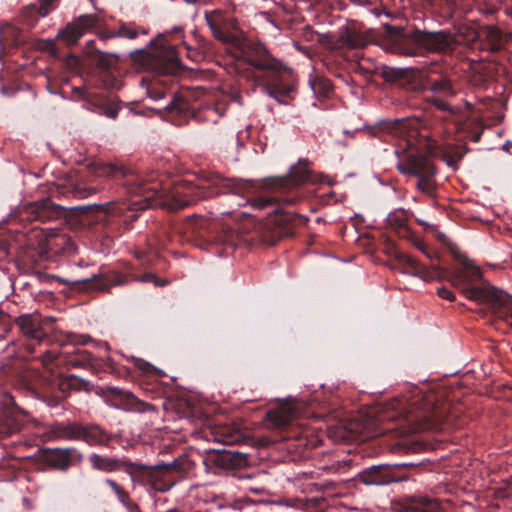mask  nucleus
Returning a JSON list of instances; mask_svg holds the SVG:
<instances>
[{"label": "nucleus", "mask_w": 512, "mask_h": 512, "mask_svg": "<svg viewBox=\"0 0 512 512\" xmlns=\"http://www.w3.org/2000/svg\"><path fill=\"white\" fill-rule=\"evenodd\" d=\"M206 20H207V23H208L211 31H212L213 36L216 39L225 42L226 36L222 33V31L217 26H215L208 17H206Z\"/></svg>", "instance_id": "obj_49"}, {"label": "nucleus", "mask_w": 512, "mask_h": 512, "mask_svg": "<svg viewBox=\"0 0 512 512\" xmlns=\"http://www.w3.org/2000/svg\"><path fill=\"white\" fill-rule=\"evenodd\" d=\"M0 92L3 95H5V96H10L11 95L10 90L7 87H5V86L1 87Z\"/></svg>", "instance_id": "obj_61"}, {"label": "nucleus", "mask_w": 512, "mask_h": 512, "mask_svg": "<svg viewBox=\"0 0 512 512\" xmlns=\"http://www.w3.org/2000/svg\"><path fill=\"white\" fill-rule=\"evenodd\" d=\"M73 23L79 28V30L85 34L94 27L97 26L98 17L94 14H85L79 16L73 21Z\"/></svg>", "instance_id": "obj_29"}, {"label": "nucleus", "mask_w": 512, "mask_h": 512, "mask_svg": "<svg viewBox=\"0 0 512 512\" xmlns=\"http://www.w3.org/2000/svg\"><path fill=\"white\" fill-rule=\"evenodd\" d=\"M165 108L170 113H182L188 110L189 104L181 95H174L170 103H168Z\"/></svg>", "instance_id": "obj_33"}, {"label": "nucleus", "mask_w": 512, "mask_h": 512, "mask_svg": "<svg viewBox=\"0 0 512 512\" xmlns=\"http://www.w3.org/2000/svg\"><path fill=\"white\" fill-rule=\"evenodd\" d=\"M128 512H138L139 506L131 499L130 494L124 501L120 502Z\"/></svg>", "instance_id": "obj_52"}, {"label": "nucleus", "mask_w": 512, "mask_h": 512, "mask_svg": "<svg viewBox=\"0 0 512 512\" xmlns=\"http://www.w3.org/2000/svg\"><path fill=\"white\" fill-rule=\"evenodd\" d=\"M427 92H430V96L427 98H450L453 97L456 92L452 87L451 81L447 78H441L433 81L427 88Z\"/></svg>", "instance_id": "obj_23"}, {"label": "nucleus", "mask_w": 512, "mask_h": 512, "mask_svg": "<svg viewBox=\"0 0 512 512\" xmlns=\"http://www.w3.org/2000/svg\"><path fill=\"white\" fill-rule=\"evenodd\" d=\"M56 40H57L56 37L43 40V43L45 44V49L53 56L58 55V50L56 47Z\"/></svg>", "instance_id": "obj_48"}, {"label": "nucleus", "mask_w": 512, "mask_h": 512, "mask_svg": "<svg viewBox=\"0 0 512 512\" xmlns=\"http://www.w3.org/2000/svg\"><path fill=\"white\" fill-rule=\"evenodd\" d=\"M62 399H63V397L58 396V395H52V396L43 395L42 396V400L44 402H46L47 405L50 407H56L62 401Z\"/></svg>", "instance_id": "obj_51"}, {"label": "nucleus", "mask_w": 512, "mask_h": 512, "mask_svg": "<svg viewBox=\"0 0 512 512\" xmlns=\"http://www.w3.org/2000/svg\"><path fill=\"white\" fill-rule=\"evenodd\" d=\"M175 465H176V461L174 460L173 462H170V463L158 464V465H156L155 467H156V468H166V469H170V468L174 467Z\"/></svg>", "instance_id": "obj_57"}, {"label": "nucleus", "mask_w": 512, "mask_h": 512, "mask_svg": "<svg viewBox=\"0 0 512 512\" xmlns=\"http://www.w3.org/2000/svg\"><path fill=\"white\" fill-rule=\"evenodd\" d=\"M99 65L102 66V67H106L107 68V67H109V62L106 61L105 59H101L99 61Z\"/></svg>", "instance_id": "obj_63"}, {"label": "nucleus", "mask_w": 512, "mask_h": 512, "mask_svg": "<svg viewBox=\"0 0 512 512\" xmlns=\"http://www.w3.org/2000/svg\"><path fill=\"white\" fill-rule=\"evenodd\" d=\"M118 37L117 30H105L99 33V38L102 40L112 39Z\"/></svg>", "instance_id": "obj_56"}, {"label": "nucleus", "mask_w": 512, "mask_h": 512, "mask_svg": "<svg viewBox=\"0 0 512 512\" xmlns=\"http://www.w3.org/2000/svg\"><path fill=\"white\" fill-rule=\"evenodd\" d=\"M93 356L90 352L77 349L75 355L70 358L69 364L73 367H86L92 363Z\"/></svg>", "instance_id": "obj_31"}, {"label": "nucleus", "mask_w": 512, "mask_h": 512, "mask_svg": "<svg viewBox=\"0 0 512 512\" xmlns=\"http://www.w3.org/2000/svg\"><path fill=\"white\" fill-rule=\"evenodd\" d=\"M37 236L41 237L39 241L41 253L63 256H73L77 253L75 242L66 233L44 235L41 231L37 232Z\"/></svg>", "instance_id": "obj_9"}, {"label": "nucleus", "mask_w": 512, "mask_h": 512, "mask_svg": "<svg viewBox=\"0 0 512 512\" xmlns=\"http://www.w3.org/2000/svg\"><path fill=\"white\" fill-rule=\"evenodd\" d=\"M111 202H106L103 204H96L95 207H97L99 210L103 212H108V207L110 206Z\"/></svg>", "instance_id": "obj_58"}, {"label": "nucleus", "mask_w": 512, "mask_h": 512, "mask_svg": "<svg viewBox=\"0 0 512 512\" xmlns=\"http://www.w3.org/2000/svg\"><path fill=\"white\" fill-rule=\"evenodd\" d=\"M58 193L66 197H83L82 192L77 190L76 188H58Z\"/></svg>", "instance_id": "obj_50"}, {"label": "nucleus", "mask_w": 512, "mask_h": 512, "mask_svg": "<svg viewBox=\"0 0 512 512\" xmlns=\"http://www.w3.org/2000/svg\"><path fill=\"white\" fill-rule=\"evenodd\" d=\"M105 101L106 100L103 97L97 94L88 93L85 99L83 100V108L98 113V111L101 109Z\"/></svg>", "instance_id": "obj_34"}, {"label": "nucleus", "mask_w": 512, "mask_h": 512, "mask_svg": "<svg viewBox=\"0 0 512 512\" xmlns=\"http://www.w3.org/2000/svg\"><path fill=\"white\" fill-rule=\"evenodd\" d=\"M411 39L417 46L431 53L446 52L456 44L455 37L445 30L434 32L415 30L411 33Z\"/></svg>", "instance_id": "obj_6"}, {"label": "nucleus", "mask_w": 512, "mask_h": 512, "mask_svg": "<svg viewBox=\"0 0 512 512\" xmlns=\"http://www.w3.org/2000/svg\"><path fill=\"white\" fill-rule=\"evenodd\" d=\"M339 42L342 46L345 45L350 48H362L367 45V39L364 35L350 29L341 34Z\"/></svg>", "instance_id": "obj_27"}, {"label": "nucleus", "mask_w": 512, "mask_h": 512, "mask_svg": "<svg viewBox=\"0 0 512 512\" xmlns=\"http://www.w3.org/2000/svg\"><path fill=\"white\" fill-rule=\"evenodd\" d=\"M121 467L134 468L139 471L147 470L150 468L149 466H147L145 464L136 463V462H132L130 460H125V459H120L119 469Z\"/></svg>", "instance_id": "obj_45"}, {"label": "nucleus", "mask_w": 512, "mask_h": 512, "mask_svg": "<svg viewBox=\"0 0 512 512\" xmlns=\"http://www.w3.org/2000/svg\"><path fill=\"white\" fill-rule=\"evenodd\" d=\"M456 259L460 262L461 268L457 269L450 277V282L454 286L467 285L462 289L471 288L470 284L479 281L482 278V272L480 268L474 263L473 260L461 253L454 254ZM465 295V293H463Z\"/></svg>", "instance_id": "obj_12"}, {"label": "nucleus", "mask_w": 512, "mask_h": 512, "mask_svg": "<svg viewBox=\"0 0 512 512\" xmlns=\"http://www.w3.org/2000/svg\"><path fill=\"white\" fill-rule=\"evenodd\" d=\"M50 433L56 440L79 441L80 423H58L51 427Z\"/></svg>", "instance_id": "obj_21"}, {"label": "nucleus", "mask_w": 512, "mask_h": 512, "mask_svg": "<svg viewBox=\"0 0 512 512\" xmlns=\"http://www.w3.org/2000/svg\"><path fill=\"white\" fill-rule=\"evenodd\" d=\"M147 192H152V195H147L144 200L146 201L145 208H156L165 205L163 200V193L158 191L156 186L147 189Z\"/></svg>", "instance_id": "obj_32"}, {"label": "nucleus", "mask_w": 512, "mask_h": 512, "mask_svg": "<svg viewBox=\"0 0 512 512\" xmlns=\"http://www.w3.org/2000/svg\"><path fill=\"white\" fill-rule=\"evenodd\" d=\"M89 462L94 470L112 473L119 470L120 459L98 453H91L89 455Z\"/></svg>", "instance_id": "obj_22"}, {"label": "nucleus", "mask_w": 512, "mask_h": 512, "mask_svg": "<svg viewBox=\"0 0 512 512\" xmlns=\"http://www.w3.org/2000/svg\"><path fill=\"white\" fill-rule=\"evenodd\" d=\"M396 512H436L437 502L425 495H407L393 503Z\"/></svg>", "instance_id": "obj_13"}, {"label": "nucleus", "mask_w": 512, "mask_h": 512, "mask_svg": "<svg viewBox=\"0 0 512 512\" xmlns=\"http://www.w3.org/2000/svg\"><path fill=\"white\" fill-rule=\"evenodd\" d=\"M479 39V49L492 53L498 52L503 47L502 33L495 26H485L476 33Z\"/></svg>", "instance_id": "obj_16"}, {"label": "nucleus", "mask_w": 512, "mask_h": 512, "mask_svg": "<svg viewBox=\"0 0 512 512\" xmlns=\"http://www.w3.org/2000/svg\"><path fill=\"white\" fill-rule=\"evenodd\" d=\"M156 277L153 275V274H146L143 278H142V281H149V280H154Z\"/></svg>", "instance_id": "obj_62"}, {"label": "nucleus", "mask_w": 512, "mask_h": 512, "mask_svg": "<svg viewBox=\"0 0 512 512\" xmlns=\"http://www.w3.org/2000/svg\"><path fill=\"white\" fill-rule=\"evenodd\" d=\"M22 334L30 339H40L43 335L40 315L37 313L22 314L15 319Z\"/></svg>", "instance_id": "obj_18"}, {"label": "nucleus", "mask_w": 512, "mask_h": 512, "mask_svg": "<svg viewBox=\"0 0 512 512\" xmlns=\"http://www.w3.org/2000/svg\"><path fill=\"white\" fill-rule=\"evenodd\" d=\"M275 202L276 199L272 197H259L254 200L253 206L259 209H264L268 206L273 205Z\"/></svg>", "instance_id": "obj_43"}, {"label": "nucleus", "mask_w": 512, "mask_h": 512, "mask_svg": "<svg viewBox=\"0 0 512 512\" xmlns=\"http://www.w3.org/2000/svg\"><path fill=\"white\" fill-rule=\"evenodd\" d=\"M118 113H119V108L114 105H110L106 101L104 102L101 109L98 111V114H103L106 117L111 118V119H115L118 116Z\"/></svg>", "instance_id": "obj_40"}, {"label": "nucleus", "mask_w": 512, "mask_h": 512, "mask_svg": "<svg viewBox=\"0 0 512 512\" xmlns=\"http://www.w3.org/2000/svg\"><path fill=\"white\" fill-rule=\"evenodd\" d=\"M104 483L114 492L119 502L124 501L129 495V492L113 479L106 478Z\"/></svg>", "instance_id": "obj_36"}, {"label": "nucleus", "mask_w": 512, "mask_h": 512, "mask_svg": "<svg viewBox=\"0 0 512 512\" xmlns=\"http://www.w3.org/2000/svg\"><path fill=\"white\" fill-rule=\"evenodd\" d=\"M217 181H218L217 183L223 189V191H222L223 193H231V194L237 193L238 184L236 183L235 180L219 177L217 179Z\"/></svg>", "instance_id": "obj_38"}, {"label": "nucleus", "mask_w": 512, "mask_h": 512, "mask_svg": "<svg viewBox=\"0 0 512 512\" xmlns=\"http://www.w3.org/2000/svg\"><path fill=\"white\" fill-rule=\"evenodd\" d=\"M412 463H400L394 465H375L364 469L359 476V479L365 485L383 486L394 482H401L407 480L406 476H397L394 473L395 468L411 467Z\"/></svg>", "instance_id": "obj_8"}, {"label": "nucleus", "mask_w": 512, "mask_h": 512, "mask_svg": "<svg viewBox=\"0 0 512 512\" xmlns=\"http://www.w3.org/2000/svg\"><path fill=\"white\" fill-rule=\"evenodd\" d=\"M216 441L223 444H232L239 440V434L237 431L232 430L228 427H218L215 430Z\"/></svg>", "instance_id": "obj_30"}, {"label": "nucleus", "mask_w": 512, "mask_h": 512, "mask_svg": "<svg viewBox=\"0 0 512 512\" xmlns=\"http://www.w3.org/2000/svg\"><path fill=\"white\" fill-rule=\"evenodd\" d=\"M196 200L194 199H184V200H180V199H177L175 198L173 200V203L171 204V208L172 209H182L186 206H189L191 205L192 203H194Z\"/></svg>", "instance_id": "obj_54"}, {"label": "nucleus", "mask_w": 512, "mask_h": 512, "mask_svg": "<svg viewBox=\"0 0 512 512\" xmlns=\"http://www.w3.org/2000/svg\"><path fill=\"white\" fill-rule=\"evenodd\" d=\"M399 260L402 264L407 265L413 271V275L419 276L424 281H433L440 277V269L437 265L425 266L422 265L418 260L408 254H399Z\"/></svg>", "instance_id": "obj_17"}, {"label": "nucleus", "mask_w": 512, "mask_h": 512, "mask_svg": "<svg viewBox=\"0 0 512 512\" xmlns=\"http://www.w3.org/2000/svg\"><path fill=\"white\" fill-rule=\"evenodd\" d=\"M309 166V160L300 158L297 164L291 166L286 176L272 178L268 181L267 185L273 189H290L298 187L308 181L311 173Z\"/></svg>", "instance_id": "obj_10"}, {"label": "nucleus", "mask_w": 512, "mask_h": 512, "mask_svg": "<svg viewBox=\"0 0 512 512\" xmlns=\"http://www.w3.org/2000/svg\"><path fill=\"white\" fill-rule=\"evenodd\" d=\"M209 459L216 467L231 469L243 461L244 455L230 449L213 450L211 451Z\"/></svg>", "instance_id": "obj_20"}, {"label": "nucleus", "mask_w": 512, "mask_h": 512, "mask_svg": "<svg viewBox=\"0 0 512 512\" xmlns=\"http://www.w3.org/2000/svg\"><path fill=\"white\" fill-rule=\"evenodd\" d=\"M72 380H75V381H72V390H76V391L84 390L86 392L90 391V389H91L90 382H88L76 375H72Z\"/></svg>", "instance_id": "obj_41"}, {"label": "nucleus", "mask_w": 512, "mask_h": 512, "mask_svg": "<svg viewBox=\"0 0 512 512\" xmlns=\"http://www.w3.org/2000/svg\"><path fill=\"white\" fill-rule=\"evenodd\" d=\"M437 168L427 171L424 175L417 178L416 188L423 194L434 197L437 190L436 177Z\"/></svg>", "instance_id": "obj_24"}, {"label": "nucleus", "mask_w": 512, "mask_h": 512, "mask_svg": "<svg viewBox=\"0 0 512 512\" xmlns=\"http://www.w3.org/2000/svg\"><path fill=\"white\" fill-rule=\"evenodd\" d=\"M248 64L258 70L279 72L286 69L284 63L274 57L267 47L261 43H254L250 47Z\"/></svg>", "instance_id": "obj_11"}, {"label": "nucleus", "mask_w": 512, "mask_h": 512, "mask_svg": "<svg viewBox=\"0 0 512 512\" xmlns=\"http://www.w3.org/2000/svg\"><path fill=\"white\" fill-rule=\"evenodd\" d=\"M113 435L96 424H80L79 441H84L89 446H108Z\"/></svg>", "instance_id": "obj_15"}, {"label": "nucleus", "mask_w": 512, "mask_h": 512, "mask_svg": "<svg viewBox=\"0 0 512 512\" xmlns=\"http://www.w3.org/2000/svg\"><path fill=\"white\" fill-rule=\"evenodd\" d=\"M56 1L57 0H39L38 14L41 17H46L56 8Z\"/></svg>", "instance_id": "obj_39"}, {"label": "nucleus", "mask_w": 512, "mask_h": 512, "mask_svg": "<svg viewBox=\"0 0 512 512\" xmlns=\"http://www.w3.org/2000/svg\"><path fill=\"white\" fill-rule=\"evenodd\" d=\"M294 90V85L279 79L273 80L263 86V91L281 105H288L290 103V95Z\"/></svg>", "instance_id": "obj_19"}, {"label": "nucleus", "mask_w": 512, "mask_h": 512, "mask_svg": "<svg viewBox=\"0 0 512 512\" xmlns=\"http://www.w3.org/2000/svg\"><path fill=\"white\" fill-rule=\"evenodd\" d=\"M395 154L398 157L396 168L403 175L418 178L427 171L436 168L434 162L428 156L421 154L413 146L409 145L401 151L396 149Z\"/></svg>", "instance_id": "obj_4"}, {"label": "nucleus", "mask_w": 512, "mask_h": 512, "mask_svg": "<svg viewBox=\"0 0 512 512\" xmlns=\"http://www.w3.org/2000/svg\"><path fill=\"white\" fill-rule=\"evenodd\" d=\"M437 294L440 298L448 300V301H454L455 295L452 291L445 287H440L437 289Z\"/></svg>", "instance_id": "obj_53"}, {"label": "nucleus", "mask_w": 512, "mask_h": 512, "mask_svg": "<svg viewBox=\"0 0 512 512\" xmlns=\"http://www.w3.org/2000/svg\"><path fill=\"white\" fill-rule=\"evenodd\" d=\"M118 37L133 40L139 35L149 34V29L138 26L135 22L119 21L117 29Z\"/></svg>", "instance_id": "obj_25"}, {"label": "nucleus", "mask_w": 512, "mask_h": 512, "mask_svg": "<svg viewBox=\"0 0 512 512\" xmlns=\"http://www.w3.org/2000/svg\"><path fill=\"white\" fill-rule=\"evenodd\" d=\"M109 391L115 395H122L123 391L118 387H111L109 388Z\"/></svg>", "instance_id": "obj_60"}, {"label": "nucleus", "mask_w": 512, "mask_h": 512, "mask_svg": "<svg viewBox=\"0 0 512 512\" xmlns=\"http://www.w3.org/2000/svg\"><path fill=\"white\" fill-rule=\"evenodd\" d=\"M121 467L134 468L139 471L147 470L150 468L149 466H147L145 464L136 463V462H132L130 460H125V459H120L119 469Z\"/></svg>", "instance_id": "obj_46"}, {"label": "nucleus", "mask_w": 512, "mask_h": 512, "mask_svg": "<svg viewBox=\"0 0 512 512\" xmlns=\"http://www.w3.org/2000/svg\"><path fill=\"white\" fill-rule=\"evenodd\" d=\"M464 293L467 299L486 304L496 318H512V297L503 290L484 283L480 287L467 288Z\"/></svg>", "instance_id": "obj_2"}, {"label": "nucleus", "mask_w": 512, "mask_h": 512, "mask_svg": "<svg viewBox=\"0 0 512 512\" xmlns=\"http://www.w3.org/2000/svg\"><path fill=\"white\" fill-rule=\"evenodd\" d=\"M84 34L72 22L68 23L65 28L60 29L56 35V39L63 41L67 46L76 45Z\"/></svg>", "instance_id": "obj_26"}, {"label": "nucleus", "mask_w": 512, "mask_h": 512, "mask_svg": "<svg viewBox=\"0 0 512 512\" xmlns=\"http://www.w3.org/2000/svg\"><path fill=\"white\" fill-rule=\"evenodd\" d=\"M38 458L53 469L66 471L71 466L82 462L83 454L74 447L40 448Z\"/></svg>", "instance_id": "obj_5"}, {"label": "nucleus", "mask_w": 512, "mask_h": 512, "mask_svg": "<svg viewBox=\"0 0 512 512\" xmlns=\"http://www.w3.org/2000/svg\"><path fill=\"white\" fill-rule=\"evenodd\" d=\"M134 365L138 370L144 373H153L157 371L152 364L139 358H134Z\"/></svg>", "instance_id": "obj_42"}, {"label": "nucleus", "mask_w": 512, "mask_h": 512, "mask_svg": "<svg viewBox=\"0 0 512 512\" xmlns=\"http://www.w3.org/2000/svg\"><path fill=\"white\" fill-rule=\"evenodd\" d=\"M72 375L66 377H59L55 381V386L61 393V396L65 398L68 393L72 390Z\"/></svg>", "instance_id": "obj_35"}, {"label": "nucleus", "mask_w": 512, "mask_h": 512, "mask_svg": "<svg viewBox=\"0 0 512 512\" xmlns=\"http://www.w3.org/2000/svg\"><path fill=\"white\" fill-rule=\"evenodd\" d=\"M388 226L393 229L404 228L407 224V215L405 210L397 209L390 212L386 217Z\"/></svg>", "instance_id": "obj_28"}, {"label": "nucleus", "mask_w": 512, "mask_h": 512, "mask_svg": "<svg viewBox=\"0 0 512 512\" xmlns=\"http://www.w3.org/2000/svg\"><path fill=\"white\" fill-rule=\"evenodd\" d=\"M74 208H66L60 204L54 203L51 199L45 198L33 203L23 205L19 208V217L21 221L28 222H50L60 219L66 210Z\"/></svg>", "instance_id": "obj_3"}, {"label": "nucleus", "mask_w": 512, "mask_h": 512, "mask_svg": "<svg viewBox=\"0 0 512 512\" xmlns=\"http://www.w3.org/2000/svg\"><path fill=\"white\" fill-rule=\"evenodd\" d=\"M399 409L403 410L389 416V420H398V428L403 434L423 432L427 430L442 431L446 425H455L450 412V405L446 402L437 403L433 396L421 397L411 403L397 402Z\"/></svg>", "instance_id": "obj_1"}, {"label": "nucleus", "mask_w": 512, "mask_h": 512, "mask_svg": "<svg viewBox=\"0 0 512 512\" xmlns=\"http://www.w3.org/2000/svg\"><path fill=\"white\" fill-rule=\"evenodd\" d=\"M72 93L75 100L83 101L89 92L84 87H73Z\"/></svg>", "instance_id": "obj_55"}, {"label": "nucleus", "mask_w": 512, "mask_h": 512, "mask_svg": "<svg viewBox=\"0 0 512 512\" xmlns=\"http://www.w3.org/2000/svg\"><path fill=\"white\" fill-rule=\"evenodd\" d=\"M284 202L288 205H292L295 203V200L293 198H285Z\"/></svg>", "instance_id": "obj_64"}, {"label": "nucleus", "mask_w": 512, "mask_h": 512, "mask_svg": "<svg viewBox=\"0 0 512 512\" xmlns=\"http://www.w3.org/2000/svg\"><path fill=\"white\" fill-rule=\"evenodd\" d=\"M298 412L291 402H281L270 409L266 415V426L269 429H282L297 418Z\"/></svg>", "instance_id": "obj_14"}, {"label": "nucleus", "mask_w": 512, "mask_h": 512, "mask_svg": "<svg viewBox=\"0 0 512 512\" xmlns=\"http://www.w3.org/2000/svg\"><path fill=\"white\" fill-rule=\"evenodd\" d=\"M415 245L430 260L438 259V254L435 251L430 250L424 242L420 241Z\"/></svg>", "instance_id": "obj_44"}, {"label": "nucleus", "mask_w": 512, "mask_h": 512, "mask_svg": "<svg viewBox=\"0 0 512 512\" xmlns=\"http://www.w3.org/2000/svg\"><path fill=\"white\" fill-rule=\"evenodd\" d=\"M447 98H427V101L432 103L434 106H436L441 111H447L451 114H456L458 112V108L450 106L446 102Z\"/></svg>", "instance_id": "obj_37"}, {"label": "nucleus", "mask_w": 512, "mask_h": 512, "mask_svg": "<svg viewBox=\"0 0 512 512\" xmlns=\"http://www.w3.org/2000/svg\"><path fill=\"white\" fill-rule=\"evenodd\" d=\"M323 85V89L325 91V94H328L331 90V83L328 80H324L321 82Z\"/></svg>", "instance_id": "obj_59"}, {"label": "nucleus", "mask_w": 512, "mask_h": 512, "mask_svg": "<svg viewBox=\"0 0 512 512\" xmlns=\"http://www.w3.org/2000/svg\"><path fill=\"white\" fill-rule=\"evenodd\" d=\"M301 492L307 495H311L315 492H319L321 490V487L319 484L314 482H308L306 484L300 485Z\"/></svg>", "instance_id": "obj_47"}, {"label": "nucleus", "mask_w": 512, "mask_h": 512, "mask_svg": "<svg viewBox=\"0 0 512 512\" xmlns=\"http://www.w3.org/2000/svg\"><path fill=\"white\" fill-rule=\"evenodd\" d=\"M169 36H174L175 38L182 40L184 37L183 28L181 26H175L170 31L160 33L156 39L149 41V46L151 48L155 47L153 52L154 57L176 67L180 64V58L176 46L168 42Z\"/></svg>", "instance_id": "obj_7"}]
</instances>
